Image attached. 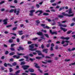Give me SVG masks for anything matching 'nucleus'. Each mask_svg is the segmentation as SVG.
Segmentation results:
<instances>
[{
  "instance_id": "f257e3e1",
  "label": "nucleus",
  "mask_w": 75,
  "mask_h": 75,
  "mask_svg": "<svg viewBox=\"0 0 75 75\" xmlns=\"http://www.w3.org/2000/svg\"><path fill=\"white\" fill-rule=\"evenodd\" d=\"M62 15H58V17L59 18H64V16L68 17H73L74 16V13H73L71 14H69L68 13H65V12H63L62 13Z\"/></svg>"
},
{
  "instance_id": "f03ea898",
  "label": "nucleus",
  "mask_w": 75,
  "mask_h": 75,
  "mask_svg": "<svg viewBox=\"0 0 75 75\" xmlns=\"http://www.w3.org/2000/svg\"><path fill=\"white\" fill-rule=\"evenodd\" d=\"M18 11H17L16 9H15V10H14V9H11L10 11L9 12L10 13H13V11H14V13L15 14L16 13V15L17 16H18V15H19V13H20V11L19 10H20V9L19 8H18Z\"/></svg>"
},
{
  "instance_id": "7ed1b4c3",
  "label": "nucleus",
  "mask_w": 75,
  "mask_h": 75,
  "mask_svg": "<svg viewBox=\"0 0 75 75\" xmlns=\"http://www.w3.org/2000/svg\"><path fill=\"white\" fill-rule=\"evenodd\" d=\"M34 44H32L31 45H29V48H30L29 49V50L31 51H36V50H37V48H34Z\"/></svg>"
},
{
  "instance_id": "20e7f679",
  "label": "nucleus",
  "mask_w": 75,
  "mask_h": 75,
  "mask_svg": "<svg viewBox=\"0 0 75 75\" xmlns=\"http://www.w3.org/2000/svg\"><path fill=\"white\" fill-rule=\"evenodd\" d=\"M37 35H40V36H42V37H40L41 38H42V39H44V40H45V38H44V35H43V34L42 33V32L39 31L36 33Z\"/></svg>"
},
{
  "instance_id": "39448f33",
  "label": "nucleus",
  "mask_w": 75,
  "mask_h": 75,
  "mask_svg": "<svg viewBox=\"0 0 75 75\" xmlns=\"http://www.w3.org/2000/svg\"><path fill=\"white\" fill-rule=\"evenodd\" d=\"M22 67L24 70H26V69H28V68L30 67V66L27 65H23L22 66Z\"/></svg>"
},
{
  "instance_id": "423d86ee",
  "label": "nucleus",
  "mask_w": 75,
  "mask_h": 75,
  "mask_svg": "<svg viewBox=\"0 0 75 75\" xmlns=\"http://www.w3.org/2000/svg\"><path fill=\"white\" fill-rule=\"evenodd\" d=\"M35 10L34 9H33L30 11V13H29L30 16H33V15H34L33 13H34V12H35Z\"/></svg>"
},
{
  "instance_id": "0eeeda50",
  "label": "nucleus",
  "mask_w": 75,
  "mask_h": 75,
  "mask_svg": "<svg viewBox=\"0 0 75 75\" xmlns=\"http://www.w3.org/2000/svg\"><path fill=\"white\" fill-rule=\"evenodd\" d=\"M50 33L52 35H53V34H55V35H57V31H52V30H50Z\"/></svg>"
},
{
  "instance_id": "6e6552de",
  "label": "nucleus",
  "mask_w": 75,
  "mask_h": 75,
  "mask_svg": "<svg viewBox=\"0 0 75 75\" xmlns=\"http://www.w3.org/2000/svg\"><path fill=\"white\" fill-rule=\"evenodd\" d=\"M38 12H39L40 13L39 14H38V16H40V15H41V14L43 12L42 11V10H38L37 11L35 12V14H37V13H38Z\"/></svg>"
},
{
  "instance_id": "1a4fd4ad",
  "label": "nucleus",
  "mask_w": 75,
  "mask_h": 75,
  "mask_svg": "<svg viewBox=\"0 0 75 75\" xmlns=\"http://www.w3.org/2000/svg\"><path fill=\"white\" fill-rule=\"evenodd\" d=\"M18 48L19 49H18V51H21V50L23 51V50H24V49L21 46H19L18 47Z\"/></svg>"
},
{
  "instance_id": "9d476101",
  "label": "nucleus",
  "mask_w": 75,
  "mask_h": 75,
  "mask_svg": "<svg viewBox=\"0 0 75 75\" xmlns=\"http://www.w3.org/2000/svg\"><path fill=\"white\" fill-rule=\"evenodd\" d=\"M8 21V19L6 18V19H4L3 20V21L4 22V24L5 25H7V21Z\"/></svg>"
},
{
  "instance_id": "9b49d317",
  "label": "nucleus",
  "mask_w": 75,
  "mask_h": 75,
  "mask_svg": "<svg viewBox=\"0 0 75 75\" xmlns=\"http://www.w3.org/2000/svg\"><path fill=\"white\" fill-rule=\"evenodd\" d=\"M61 39H62V40H68L69 39V37H66L65 38L64 37H61L60 38Z\"/></svg>"
},
{
  "instance_id": "f8f14e48",
  "label": "nucleus",
  "mask_w": 75,
  "mask_h": 75,
  "mask_svg": "<svg viewBox=\"0 0 75 75\" xmlns=\"http://www.w3.org/2000/svg\"><path fill=\"white\" fill-rule=\"evenodd\" d=\"M35 52H37L38 55H42V53L41 51L40 50H36Z\"/></svg>"
},
{
  "instance_id": "ddd939ff",
  "label": "nucleus",
  "mask_w": 75,
  "mask_h": 75,
  "mask_svg": "<svg viewBox=\"0 0 75 75\" xmlns=\"http://www.w3.org/2000/svg\"><path fill=\"white\" fill-rule=\"evenodd\" d=\"M48 49H45L42 50L43 52H45L46 54L48 53Z\"/></svg>"
},
{
  "instance_id": "4468645a",
  "label": "nucleus",
  "mask_w": 75,
  "mask_h": 75,
  "mask_svg": "<svg viewBox=\"0 0 75 75\" xmlns=\"http://www.w3.org/2000/svg\"><path fill=\"white\" fill-rule=\"evenodd\" d=\"M28 70L30 72H34V70L31 68L29 69Z\"/></svg>"
},
{
  "instance_id": "2eb2a0df",
  "label": "nucleus",
  "mask_w": 75,
  "mask_h": 75,
  "mask_svg": "<svg viewBox=\"0 0 75 75\" xmlns=\"http://www.w3.org/2000/svg\"><path fill=\"white\" fill-rule=\"evenodd\" d=\"M23 57H24V58L25 59H26V61L29 62V60H28V57L26 56H23Z\"/></svg>"
},
{
  "instance_id": "dca6fc26",
  "label": "nucleus",
  "mask_w": 75,
  "mask_h": 75,
  "mask_svg": "<svg viewBox=\"0 0 75 75\" xmlns=\"http://www.w3.org/2000/svg\"><path fill=\"white\" fill-rule=\"evenodd\" d=\"M60 29L61 30H63V31L64 32H66V31H67V29H65V28H63L62 27H60Z\"/></svg>"
},
{
  "instance_id": "f3484780",
  "label": "nucleus",
  "mask_w": 75,
  "mask_h": 75,
  "mask_svg": "<svg viewBox=\"0 0 75 75\" xmlns=\"http://www.w3.org/2000/svg\"><path fill=\"white\" fill-rule=\"evenodd\" d=\"M34 64H35V67L36 68H38L39 69L40 68V66H38V64H37V63H34Z\"/></svg>"
},
{
  "instance_id": "a211bd4d",
  "label": "nucleus",
  "mask_w": 75,
  "mask_h": 75,
  "mask_svg": "<svg viewBox=\"0 0 75 75\" xmlns=\"http://www.w3.org/2000/svg\"><path fill=\"white\" fill-rule=\"evenodd\" d=\"M69 14H72V8H70L69 10V11L68 13Z\"/></svg>"
},
{
  "instance_id": "6ab92c4d",
  "label": "nucleus",
  "mask_w": 75,
  "mask_h": 75,
  "mask_svg": "<svg viewBox=\"0 0 75 75\" xmlns=\"http://www.w3.org/2000/svg\"><path fill=\"white\" fill-rule=\"evenodd\" d=\"M20 72V70H19L15 72V75H20L19 74H19Z\"/></svg>"
},
{
  "instance_id": "aec40b11",
  "label": "nucleus",
  "mask_w": 75,
  "mask_h": 75,
  "mask_svg": "<svg viewBox=\"0 0 75 75\" xmlns=\"http://www.w3.org/2000/svg\"><path fill=\"white\" fill-rule=\"evenodd\" d=\"M60 27H67V25H62L60 24L59 25Z\"/></svg>"
},
{
  "instance_id": "412c9836",
  "label": "nucleus",
  "mask_w": 75,
  "mask_h": 75,
  "mask_svg": "<svg viewBox=\"0 0 75 75\" xmlns=\"http://www.w3.org/2000/svg\"><path fill=\"white\" fill-rule=\"evenodd\" d=\"M25 62L24 61L22 62L21 63V65H25Z\"/></svg>"
},
{
  "instance_id": "4be33fe9",
  "label": "nucleus",
  "mask_w": 75,
  "mask_h": 75,
  "mask_svg": "<svg viewBox=\"0 0 75 75\" xmlns=\"http://www.w3.org/2000/svg\"><path fill=\"white\" fill-rule=\"evenodd\" d=\"M15 54V52H11L9 53V55L10 56H11V55H13Z\"/></svg>"
},
{
  "instance_id": "5701e85b",
  "label": "nucleus",
  "mask_w": 75,
  "mask_h": 75,
  "mask_svg": "<svg viewBox=\"0 0 75 75\" xmlns=\"http://www.w3.org/2000/svg\"><path fill=\"white\" fill-rule=\"evenodd\" d=\"M44 35L45 37H46L47 38H50V37H49V35H48V34H44Z\"/></svg>"
},
{
  "instance_id": "b1692460",
  "label": "nucleus",
  "mask_w": 75,
  "mask_h": 75,
  "mask_svg": "<svg viewBox=\"0 0 75 75\" xmlns=\"http://www.w3.org/2000/svg\"><path fill=\"white\" fill-rule=\"evenodd\" d=\"M12 67L13 66H16L17 65V63L16 62H14L13 63H12Z\"/></svg>"
},
{
  "instance_id": "393cba45",
  "label": "nucleus",
  "mask_w": 75,
  "mask_h": 75,
  "mask_svg": "<svg viewBox=\"0 0 75 75\" xmlns=\"http://www.w3.org/2000/svg\"><path fill=\"white\" fill-rule=\"evenodd\" d=\"M17 54L18 55L23 56L25 55V54H24V53H18Z\"/></svg>"
},
{
  "instance_id": "a878e982",
  "label": "nucleus",
  "mask_w": 75,
  "mask_h": 75,
  "mask_svg": "<svg viewBox=\"0 0 75 75\" xmlns=\"http://www.w3.org/2000/svg\"><path fill=\"white\" fill-rule=\"evenodd\" d=\"M43 16H49V14L48 13H44L43 14Z\"/></svg>"
},
{
  "instance_id": "bb28decb",
  "label": "nucleus",
  "mask_w": 75,
  "mask_h": 75,
  "mask_svg": "<svg viewBox=\"0 0 75 75\" xmlns=\"http://www.w3.org/2000/svg\"><path fill=\"white\" fill-rule=\"evenodd\" d=\"M8 41L9 43H11V42H13V40L12 39H10Z\"/></svg>"
},
{
  "instance_id": "cd10ccee",
  "label": "nucleus",
  "mask_w": 75,
  "mask_h": 75,
  "mask_svg": "<svg viewBox=\"0 0 75 75\" xmlns=\"http://www.w3.org/2000/svg\"><path fill=\"white\" fill-rule=\"evenodd\" d=\"M64 8H65V7H60L59 9V11H61L62 10V9H64Z\"/></svg>"
},
{
  "instance_id": "c85d7f7f",
  "label": "nucleus",
  "mask_w": 75,
  "mask_h": 75,
  "mask_svg": "<svg viewBox=\"0 0 75 75\" xmlns=\"http://www.w3.org/2000/svg\"><path fill=\"white\" fill-rule=\"evenodd\" d=\"M71 32H72V31L71 30H70L67 32V34H69L71 33Z\"/></svg>"
},
{
  "instance_id": "c756f323",
  "label": "nucleus",
  "mask_w": 75,
  "mask_h": 75,
  "mask_svg": "<svg viewBox=\"0 0 75 75\" xmlns=\"http://www.w3.org/2000/svg\"><path fill=\"white\" fill-rule=\"evenodd\" d=\"M35 22L37 24H40V21L39 20L36 21Z\"/></svg>"
},
{
  "instance_id": "7c9ffc66",
  "label": "nucleus",
  "mask_w": 75,
  "mask_h": 75,
  "mask_svg": "<svg viewBox=\"0 0 75 75\" xmlns=\"http://www.w3.org/2000/svg\"><path fill=\"white\" fill-rule=\"evenodd\" d=\"M75 25V23L73 22L72 23L71 25H70V26L71 27H73V26H74Z\"/></svg>"
},
{
  "instance_id": "2f4dec72",
  "label": "nucleus",
  "mask_w": 75,
  "mask_h": 75,
  "mask_svg": "<svg viewBox=\"0 0 75 75\" xmlns=\"http://www.w3.org/2000/svg\"><path fill=\"white\" fill-rule=\"evenodd\" d=\"M36 58L37 59H41V58H42V57H36Z\"/></svg>"
},
{
  "instance_id": "473e14b6",
  "label": "nucleus",
  "mask_w": 75,
  "mask_h": 75,
  "mask_svg": "<svg viewBox=\"0 0 75 75\" xmlns=\"http://www.w3.org/2000/svg\"><path fill=\"white\" fill-rule=\"evenodd\" d=\"M16 45V44H11V48H13V47L14 45Z\"/></svg>"
},
{
  "instance_id": "72a5a7b5",
  "label": "nucleus",
  "mask_w": 75,
  "mask_h": 75,
  "mask_svg": "<svg viewBox=\"0 0 75 75\" xmlns=\"http://www.w3.org/2000/svg\"><path fill=\"white\" fill-rule=\"evenodd\" d=\"M7 65L8 67H13V66L12 65H11V64L10 63H8L7 64Z\"/></svg>"
},
{
  "instance_id": "f704fd0d",
  "label": "nucleus",
  "mask_w": 75,
  "mask_h": 75,
  "mask_svg": "<svg viewBox=\"0 0 75 75\" xmlns=\"http://www.w3.org/2000/svg\"><path fill=\"white\" fill-rule=\"evenodd\" d=\"M50 43H48L46 45V47H47V48H49L50 47Z\"/></svg>"
},
{
  "instance_id": "c9c22d12",
  "label": "nucleus",
  "mask_w": 75,
  "mask_h": 75,
  "mask_svg": "<svg viewBox=\"0 0 75 75\" xmlns=\"http://www.w3.org/2000/svg\"><path fill=\"white\" fill-rule=\"evenodd\" d=\"M9 69L10 72H11L13 71V69H12V68H10Z\"/></svg>"
},
{
  "instance_id": "e433bc0d",
  "label": "nucleus",
  "mask_w": 75,
  "mask_h": 75,
  "mask_svg": "<svg viewBox=\"0 0 75 75\" xmlns=\"http://www.w3.org/2000/svg\"><path fill=\"white\" fill-rule=\"evenodd\" d=\"M17 28L15 27H14L12 29V30L13 31H15V30H16Z\"/></svg>"
},
{
  "instance_id": "4c0bfd02",
  "label": "nucleus",
  "mask_w": 75,
  "mask_h": 75,
  "mask_svg": "<svg viewBox=\"0 0 75 75\" xmlns=\"http://www.w3.org/2000/svg\"><path fill=\"white\" fill-rule=\"evenodd\" d=\"M8 53H9V52H8V51L6 50V52L5 53V54L6 55H7V54H8Z\"/></svg>"
},
{
  "instance_id": "58836bf2",
  "label": "nucleus",
  "mask_w": 75,
  "mask_h": 75,
  "mask_svg": "<svg viewBox=\"0 0 75 75\" xmlns=\"http://www.w3.org/2000/svg\"><path fill=\"white\" fill-rule=\"evenodd\" d=\"M41 48H42V49H44V46L43 44H42L41 45Z\"/></svg>"
},
{
  "instance_id": "ea45409f",
  "label": "nucleus",
  "mask_w": 75,
  "mask_h": 75,
  "mask_svg": "<svg viewBox=\"0 0 75 75\" xmlns=\"http://www.w3.org/2000/svg\"><path fill=\"white\" fill-rule=\"evenodd\" d=\"M24 59L23 58H22V59H20L19 60V61L21 62V61H24Z\"/></svg>"
},
{
  "instance_id": "a19ab883",
  "label": "nucleus",
  "mask_w": 75,
  "mask_h": 75,
  "mask_svg": "<svg viewBox=\"0 0 75 75\" xmlns=\"http://www.w3.org/2000/svg\"><path fill=\"white\" fill-rule=\"evenodd\" d=\"M10 34H11L12 35H13L14 36H17V34L16 33H10Z\"/></svg>"
},
{
  "instance_id": "79ce46f5",
  "label": "nucleus",
  "mask_w": 75,
  "mask_h": 75,
  "mask_svg": "<svg viewBox=\"0 0 75 75\" xmlns=\"http://www.w3.org/2000/svg\"><path fill=\"white\" fill-rule=\"evenodd\" d=\"M46 20H47L49 22H51V19H48V18H47L46 19Z\"/></svg>"
},
{
  "instance_id": "37998d69",
  "label": "nucleus",
  "mask_w": 75,
  "mask_h": 75,
  "mask_svg": "<svg viewBox=\"0 0 75 75\" xmlns=\"http://www.w3.org/2000/svg\"><path fill=\"white\" fill-rule=\"evenodd\" d=\"M5 2V1H1L0 2V5H1V4H3V3H4Z\"/></svg>"
},
{
  "instance_id": "c03bdc74",
  "label": "nucleus",
  "mask_w": 75,
  "mask_h": 75,
  "mask_svg": "<svg viewBox=\"0 0 75 75\" xmlns=\"http://www.w3.org/2000/svg\"><path fill=\"white\" fill-rule=\"evenodd\" d=\"M12 25H6L7 28H9V27H11Z\"/></svg>"
},
{
  "instance_id": "a18cd8bd",
  "label": "nucleus",
  "mask_w": 75,
  "mask_h": 75,
  "mask_svg": "<svg viewBox=\"0 0 75 75\" xmlns=\"http://www.w3.org/2000/svg\"><path fill=\"white\" fill-rule=\"evenodd\" d=\"M68 43H67L66 44H64L63 45V47H67V46H68Z\"/></svg>"
},
{
  "instance_id": "49530a36",
  "label": "nucleus",
  "mask_w": 75,
  "mask_h": 75,
  "mask_svg": "<svg viewBox=\"0 0 75 75\" xmlns=\"http://www.w3.org/2000/svg\"><path fill=\"white\" fill-rule=\"evenodd\" d=\"M36 7H37V8H40V5L38 4H36Z\"/></svg>"
},
{
  "instance_id": "de8ad7c7",
  "label": "nucleus",
  "mask_w": 75,
  "mask_h": 75,
  "mask_svg": "<svg viewBox=\"0 0 75 75\" xmlns=\"http://www.w3.org/2000/svg\"><path fill=\"white\" fill-rule=\"evenodd\" d=\"M45 28H47V29H50V27L47 25L46 26ZM45 28L44 27V28Z\"/></svg>"
},
{
  "instance_id": "09e8293b",
  "label": "nucleus",
  "mask_w": 75,
  "mask_h": 75,
  "mask_svg": "<svg viewBox=\"0 0 75 75\" xmlns=\"http://www.w3.org/2000/svg\"><path fill=\"white\" fill-rule=\"evenodd\" d=\"M29 56L31 57H33L34 56V55L32 54H29Z\"/></svg>"
},
{
  "instance_id": "8fccbe9b",
  "label": "nucleus",
  "mask_w": 75,
  "mask_h": 75,
  "mask_svg": "<svg viewBox=\"0 0 75 75\" xmlns=\"http://www.w3.org/2000/svg\"><path fill=\"white\" fill-rule=\"evenodd\" d=\"M4 65L5 67H7V63H5L4 64Z\"/></svg>"
},
{
  "instance_id": "3c124183",
  "label": "nucleus",
  "mask_w": 75,
  "mask_h": 75,
  "mask_svg": "<svg viewBox=\"0 0 75 75\" xmlns=\"http://www.w3.org/2000/svg\"><path fill=\"white\" fill-rule=\"evenodd\" d=\"M52 41H51V40H49L47 41V42H48V43H50V42H51Z\"/></svg>"
},
{
  "instance_id": "603ef678",
  "label": "nucleus",
  "mask_w": 75,
  "mask_h": 75,
  "mask_svg": "<svg viewBox=\"0 0 75 75\" xmlns=\"http://www.w3.org/2000/svg\"><path fill=\"white\" fill-rule=\"evenodd\" d=\"M14 60V59H13V58H12L10 59V61L11 62H13V61Z\"/></svg>"
},
{
  "instance_id": "864d4df0",
  "label": "nucleus",
  "mask_w": 75,
  "mask_h": 75,
  "mask_svg": "<svg viewBox=\"0 0 75 75\" xmlns=\"http://www.w3.org/2000/svg\"><path fill=\"white\" fill-rule=\"evenodd\" d=\"M28 44H32V42L31 41H28Z\"/></svg>"
},
{
  "instance_id": "5fc2aeb1",
  "label": "nucleus",
  "mask_w": 75,
  "mask_h": 75,
  "mask_svg": "<svg viewBox=\"0 0 75 75\" xmlns=\"http://www.w3.org/2000/svg\"><path fill=\"white\" fill-rule=\"evenodd\" d=\"M52 12H55V9H52L51 10Z\"/></svg>"
},
{
  "instance_id": "6e6d98bb",
  "label": "nucleus",
  "mask_w": 75,
  "mask_h": 75,
  "mask_svg": "<svg viewBox=\"0 0 75 75\" xmlns=\"http://www.w3.org/2000/svg\"><path fill=\"white\" fill-rule=\"evenodd\" d=\"M67 51H69V52H71V51H72V50H71V48H68L67 50Z\"/></svg>"
},
{
  "instance_id": "4d7b16f0",
  "label": "nucleus",
  "mask_w": 75,
  "mask_h": 75,
  "mask_svg": "<svg viewBox=\"0 0 75 75\" xmlns=\"http://www.w3.org/2000/svg\"><path fill=\"white\" fill-rule=\"evenodd\" d=\"M17 0H14V3L16 4H17V3H18Z\"/></svg>"
},
{
  "instance_id": "13d9d810",
  "label": "nucleus",
  "mask_w": 75,
  "mask_h": 75,
  "mask_svg": "<svg viewBox=\"0 0 75 75\" xmlns=\"http://www.w3.org/2000/svg\"><path fill=\"white\" fill-rule=\"evenodd\" d=\"M11 50V51H15V49L13 48H11L10 49Z\"/></svg>"
},
{
  "instance_id": "bf43d9fd",
  "label": "nucleus",
  "mask_w": 75,
  "mask_h": 75,
  "mask_svg": "<svg viewBox=\"0 0 75 75\" xmlns=\"http://www.w3.org/2000/svg\"><path fill=\"white\" fill-rule=\"evenodd\" d=\"M16 41L18 42H20V39L19 38H17Z\"/></svg>"
},
{
  "instance_id": "052dcab7",
  "label": "nucleus",
  "mask_w": 75,
  "mask_h": 75,
  "mask_svg": "<svg viewBox=\"0 0 75 75\" xmlns=\"http://www.w3.org/2000/svg\"><path fill=\"white\" fill-rule=\"evenodd\" d=\"M59 57H54V59L56 60H58V59H59Z\"/></svg>"
},
{
  "instance_id": "680f3d73",
  "label": "nucleus",
  "mask_w": 75,
  "mask_h": 75,
  "mask_svg": "<svg viewBox=\"0 0 75 75\" xmlns=\"http://www.w3.org/2000/svg\"><path fill=\"white\" fill-rule=\"evenodd\" d=\"M51 47H54V44L53 43H52L51 45Z\"/></svg>"
},
{
  "instance_id": "e2e57ef3",
  "label": "nucleus",
  "mask_w": 75,
  "mask_h": 75,
  "mask_svg": "<svg viewBox=\"0 0 75 75\" xmlns=\"http://www.w3.org/2000/svg\"><path fill=\"white\" fill-rule=\"evenodd\" d=\"M52 5L53 6H57V3L53 4H52Z\"/></svg>"
},
{
  "instance_id": "0e129e2a",
  "label": "nucleus",
  "mask_w": 75,
  "mask_h": 75,
  "mask_svg": "<svg viewBox=\"0 0 75 75\" xmlns=\"http://www.w3.org/2000/svg\"><path fill=\"white\" fill-rule=\"evenodd\" d=\"M22 75H28V74H27V73H23Z\"/></svg>"
},
{
  "instance_id": "69168bd1",
  "label": "nucleus",
  "mask_w": 75,
  "mask_h": 75,
  "mask_svg": "<svg viewBox=\"0 0 75 75\" xmlns=\"http://www.w3.org/2000/svg\"><path fill=\"white\" fill-rule=\"evenodd\" d=\"M65 41H62L61 44H64V43H65Z\"/></svg>"
},
{
  "instance_id": "338daca9",
  "label": "nucleus",
  "mask_w": 75,
  "mask_h": 75,
  "mask_svg": "<svg viewBox=\"0 0 75 75\" xmlns=\"http://www.w3.org/2000/svg\"><path fill=\"white\" fill-rule=\"evenodd\" d=\"M74 50H75V47H73V48L71 49V51H74Z\"/></svg>"
},
{
  "instance_id": "774afa93",
  "label": "nucleus",
  "mask_w": 75,
  "mask_h": 75,
  "mask_svg": "<svg viewBox=\"0 0 75 75\" xmlns=\"http://www.w3.org/2000/svg\"><path fill=\"white\" fill-rule=\"evenodd\" d=\"M30 75H36V74H35L34 73H30Z\"/></svg>"
}]
</instances>
